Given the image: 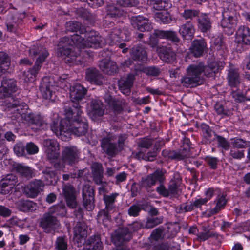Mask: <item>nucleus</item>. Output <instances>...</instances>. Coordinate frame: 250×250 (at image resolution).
<instances>
[{
	"label": "nucleus",
	"instance_id": "64",
	"mask_svg": "<svg viewBox=\"0 0 250 250\" xmlns=\"http://www.w3.org/2000/svg\"><path fill=\"white\" fill-rule=\"evenodd\" d=\"M157 191L159 194L165 197H167L169 195L168 189H167L162 185L157 188Z\"/></svg>",
	"mask_w": 250,
	"mask_h": 250
},
{
	"label": "nucleus",
	"instance_id": "19",
	"mask_svg": "<svg viewBox=\"0 0 250 250\" xmlns=\"http://www.w3.org/2000/svg\"><path fill=\"white\" fill-rule=\"evenodd\" d=\"M44 184L40 180H36L26 186L24 192L29 197L35 198L43 190Z\"/></svg>",
	"mask_w": 250,
	"mask_h": 250
},
{
	"label": "nucleus",
	"instance_id": "4",
	"mask_svg": "<svg viewBox=\"0 0 250 250\" xmlns=\"http://www.w3.org/2000/svg\"><path fill=\"white\" fill-rule=\"evenodd\" d=\"M71 41L73 44L68 46L69 39L65 38L59 42L58 45L57 55L63 57L66 63L71 64H79L78 55L79 49L84 47H92L97 48L102 47L104 44L101 37L95 31H91L86 35V39L84 37L78 34H74L71 36Z\"/></svg>",
	"mask_w": 250,
	"mask_h": 250
},
{
	"label": "nucleus",
	"instance_id": "17",
	"mask_svg": "<svg viewBox=\"0 0 250 250\" xmlns=\"http://www.w3.org/2000/svg\"><path fill=\"white\" fill-rule=\"evenodd\" d=\"M17 183V178L14 175L8 174L3 178L0 183V193L6 195L12 191Z\"/></svg>",
	"mask_w": 250,
	"mask_h": 250
},
{
	"label": "nucleus",
	"instance_id": "55",
	"mask_svg": "<svg viewBox=\"0 0 250 250\" xmlns=\"http://www.w3.org/2000/svg\"><path fill=\"white\" fill-rule=\"evenodd\" d=\"M232 97L237 102H241L246 100L245 95L238 91H233L232 93Z\"/></svg>",
	"mask_w": 250,
	"mask_h": 250
},
{
	"label": "nucleus",
	"instance_id": "50",
	"mask_svg": "<svg viewBox=\"0 0 250 250\" xmlns=\"http://www.w3.org/2000/svg\"><path fill=\"white\" fill-rule=\"evenodd\" d=\"M226 201L225 198L223 196H221L217 199L216 205L213 209V213H216L219 210L222 209L225 206Z\"/></svg>",
	"mask_w": 250,
	"mask_h": 250
},
{
	"label": "nucleus",
	"instance_id": "8",
	"mask_svg": "<svg viewBox=\"0 0 250 250\" xmlns=\"http://www.w3.org/2000/svg\"><path fill=\"white\" fill-rule=\"evenodd\" d=\"M131 234L127 228H119L112 236V241L117 246V250H127L126 247L123 245L124 241L130 239Z\"/></svg>",
	"mask_w": 250,
	"mask_h": 250
},
{
	"label": "nucleus",
	"instance_id": "21",
	"mask_svg": "<svg viewBox=\"0 0 250 250\" xmlns=\"http://www.w3.org/2000/svg\"><path fill=\"white\" fill-rule=\"evenodd\" d=\"M114 137L110 134L107 135V137L104 138L101 141V147L107 154L113 156L118 151L116 145L112 143Z\"/></svg>",
	"mask_w": 250,
	"mask_h": 250
},
{
	"label": "nucleus",
	"instance_id": "48",
	"mask_svg": "<svg viewBox=\"0 0 250 250\" xmlns=\"http://www.w3.org/2000/svg\"><path fill=\"white\" fill-rule=\"evenodd\" d=\"M230 155L234 159H241L244 157V150L232 147L230 149Z\"/></svg>",
	"mask_w": 250,
	"mask_h": 250
},
{
	"label": "nucleus",
	"instance_id": "33",
	"mask_svg": "<svg viewBox=\"0 0 250 250\" xmlns=\"http://www.w3.org/2000/svg\"><path fill=\"white\" fill-rule=\"evenodd\" d=\"M102 244L98 236L91 237L85 244L84 250H101Z\"/></svg>",
	"mask_w": 250,
	"mask_h": 250
},
{
	"label": "nucleus",
	"instance_id": "36",
	"mask_svg": "<svg viewBox=\"0 0 250 250\" xmlns=\"http://www.w3.org/2000/svg\"><path fill=\"white\" fill-rule=\"evenodd\" d=\"M47 214L50 215L64 216L66 214L65 205L62 203L53 206L49 208Z\"/></svg>",
	"mask_w": 250,
	"mask_h": 250
},
{
	"label": "nucleus",
	"instance_id": "6",
	"mask_svg": "<svg viewBox=\"0 0 250 250\" xmlns=\"http://www.w3.org/2000/svg\"><path fill=\"white\" fill-rule=\"evenodd\" d=\"M29 54L31 56L38 55V57L33 68L24 72L23 75V79L26 83H32L35 80L37 75L41 68L42 63L49 54L46 49L42 46L34 45L29 50Z\"/></svg>",
	"mask_w": 250,
	"mask_h": 250
},
{
	"label": "nucleus",
	"instance_id": "40",
	"mask_svg": "<svg viewBox=\"0 0 250 250\" xmlns=\"http://www.w3.org/2000/svg\"><path fill=\"white\" fill-rule=\"evenodd\" d=\"M36 204L31 201L26 200L21 202L20 209L23 211H33L36 210Z\"/></svg>",
	"mask_w": 250,
	"mask_h": 250
},
{
	"label": "nucleus",
	"instance_id": "14",
	"mask_svg": "<svg viewBox=\"0 0 250 250\" xmlns=\"http://www.w3.org/2000/svg\"><path fill=\"white\" fill-rule=\"evenodd\" d=\"M42 97L45 99L53 101L55 100V86L52 84L51 80L45 77L42 80L40 86Z\"/></svg>",
	"mask_w": 250,
	"mask_h": 250
},
{
	"label": "nucleus",
	"instance_id": "11",
	"mask_svg": "<svg viewBox=\"0 0 250 250\" xmlns=\"http://www.w3.org/2000/svg\"><path fill=\"white\" fill-rule=\"evenodd\" d=\"M87 226L85 222H80L74 228L73 239L78 246H81L85 242V238L87 235Z\"/></svg>",
	"mask_w": 250,
	"mask_h": 250
},
{
	"label": "nucleus",
	"instance_id": "26",
	"mask_svg": "<svg viewBox=\"0 0 250 250\" xmlns=\"http://www.w3.org/2000/svg\"><path fill=\"white\" fill-rule=\"evenodd\" d=\"M227 79L231 87H237L240 83L238 69L233 65H230L228 70Z\"/></svg>",
	"mask_w": 250,
	"mask_h": 250
},
{
	"label": "nucleus",
	"instance_id": "41",
	"mask_svg": "<svg viewBox=\"0 0 250 250\" xmlns=\"http://www.w3.org/2000/svg\"><path fill=\"white\" fill-rule=\"evenodd\" d=\"M17 21L18 18L17 16L14 17L12 15H9L6 23L7 30L10 32H14L16 30Z\"/></svg>",
	"mask_w": 250,
	"mask_h": 250
},
{
	"label": "nucleus",
	"instance_id": "27",
	"mask_svg": "<svg viewBox=\"0 0 250 250\" xmlns=\"http://www.w3.org/2000/svg\"><path fill=\"white\" fill-rule=\"evenodd\" d=\"M179 32L184 39L190 40L194 36L195 29L193 24L188 21L180 27Z\"/></svg>",
	"mask_w": 250,
	"mask_h": 250
},
{
	"label": "nucleus",
	"instance_id": "39",
	"mask_svg": "<svg viewBox=\"0 0 250 250\" xmlns=\"http://www.w3.org/2000/svg\"><path fill=\"white\" fill-rule=\"evenodd\" d=\"M15 168L18 173L23 177L28 178L32 176L33 170L28 167L19 164L15 166Z\"/></svg>",
	"mask_w": 250,
	"mask_h": 250
},
{
	"label": "nucleus",
	"instance_id": "13",
	"mask_svg": "<svg viewBox=\"0 0 250 250\" xmlns=\"http://www.w3.org/2000/svg\"><path fill=\"white\" fill-rule=\"evenodd\" d=\"M40 226L46 233H50L57 229L59 223L56 217L50 215L45 213L43 214L40 221Z\"/></svg>",
	"mask_w": 250,
	"mask_h": 250
},
{
	"label": "nucleus",
	"instance_id": "31",
	"mask_svg": "<svg viewBox=\"0 0 250 250\" xmlns=\"http://www.w3.org/2000/svg\"><path fill=\"white\" fill-rule=\"evenodd\" d=\"M206 47V43L204 40H195L192 42L190 50L194 56L198 57L202 55Z\"/></svg>",
	"mask_w": 250,
	"mask_h": 250
},
{
	"label": "nucleus",
	"instance_id": "58",
	"mask_svg": "<svg viewBox=\"0 0 250 250\" xmlns=\"http://www.w3.org/2000/svg\"><path fill=\"white\" fill-rule=\"evenodd\" d=\"M163 234V229L162 228L155 229L151 233V237L153 239L158 240L160 238Z\"/></svg>",
	"mask_w": 250,
	"mask_h": 250
},
{
	"label": "nucleus",
	"instance_id": "9",
	"mask_svg": "<svg viewBox=\"0 0 250 250\" xmlns=\"http://www.w3.org/2000/svg\"><path fill=\"white\" fill-rule=\"evenodd\" d=\"M89 116L93 121L97 120L104 114V105L99 99H94L91 101L87 107Z\"/></svg>",
	"mask_w": 250,
	"mask_h": 250
},
{
	"label": "nucleus",
	"instance_id": "22",
	"mask_svg": "<svg viewBox=\"0 0 250 250\" xmlns=\"http://www.w3.org/2000/svg\"><path fill=\"white\" fill-rule=\"evenodd\" d=\"M129 36L127 33L121 31L119 29H114L112 32L108 35L105 42L110 45L115 44L120 42L121 40H127Z\"/></svg>",
	"mask_w": 250,
	"mask_h": 250
},
{
	"label": "nucleus",
	"instance_id": "28",
	"mask_svg": "<svg viewBox=\"0 0 250 250\" xmlns=\"http://www.w3.org/2000/svg\"><path fill=\"white\" fill-rule=\"evenodd\" d=\"M134 80L132 75H129L126 78H122L119 81V87L121 92L125 94L130 93V89L132 86Z\"/></svg>",
	"mask_w": 250,
	"mask_h": 250
},
{
	"label": "nucleus",
	"instance_id": "7",
	"mask_svg": "<svg viewBox=\"0 0 250 250\" xmlns=\"http://www.w3.org/2000/svg\"><path fill=\"white\" fill-rule=\"evenodd\" d=\"M150 4L153 8L161 11L158 12L155 14V19L156 21L163 23H168L171 21L169 13L163 9L167 8L170 6L168 0H150Z\"/></svg>",
	"mask_w": 250,
	"mask_h": 250
},
{
	"label": "nucleus",
	"instance_id": "23",
	"mask_svg": "<svg viewBox=\"0 0 250 250\" xmlns=\"http://www.w3.org/2000/svg\"><path fill=\"white\" fill-rule=\"evenodd\" d=\"M235 41L238 44H250V29L244 26L239 27L236 33Z\"/></svg>",
	"mask_w": 250,
	"mask_h": 250
},
{
	"label": "nucleus",
	"instance_id": "2",
	"mask_svg": "<svg viewBox=\"0 0 250 250\" xmlns=\"http://www.w3.org/2000/svg\"><path fill=\"white\" fill-rule=\"evenodd\" d=\"M43 145L47 158L54 163V171L52 168H48L43 172L46 184L54 185L58 180V173L61 171H65V165H73L79 160L80 152L75 146H67L64 148L62 152V160L58 161L59 156V145L57 141L54 139H46L44 141Z\"/></svg>",
	"mask_w": 250,
	"mask_h": 250
},
{
	"label": "nucleus",
	"instance_id": "30",
	"mask_svg": "<svg viewBox=\"0 0 250 250\" xmlns=\"http://www.w3.org/2000/svg\"><path fill=\"white\" fill-rule=\"evenodd\" d=\"M131 56L134 60H138L142 62L147 61V57L146 51L140 46L133 47L131 50Z\"/></svg>",
	"mask_w": 250,
	"mask_h": 250
},
{
	"label": "nucleus",
	"instance_id": "15",
	"mask_svg": "<svg viewBox=\"0 0 250 250\" xmlns=\"http://www.w3.org/2000/svg\"><path fill=\"white\" fill-rule=\"evenodd\" d=\"M82 194L84 207L88 211L92 210L94 208L93 188L89 184H85L83 187Z\"/></svg>",
	"mask_w": 250,
	"mask_h": 250
},
{
	"label": "nucleus",
	"instance_id": "57",
	"mask_svg": "<svg viewBox=\"0 0 250 250\" xmlns=\"http://www.w3.org/2000/svg\"><path fill=\"white\" fill-rule=\"evenodd\" d=\"M218 145L225 150H227L229 148V144L227 140L223 137L217 136V137Z\"/></svg>",
	"mask_w": 250,
	"mask_h": 250
},
{
	"label": "nucleus",
	"instance_id": "37",
	"mask_svg": "<svg viewBox=\"0 0 250 250\" xmlns=\"http://www.w3.org/2000/svg\"><path fill=\"white\" fill-rule=\"evenodd\" d=\"M93 179L97 184L102 183L103 170L102 166L98 163H93L92 165Z\"/></svg>",
	"mask_w": 250,
	"mask_h": 250
},
{
	"label": "nucleus",
	"instance_id": "1",
	"mask_svg": "<svg viewBox=\"0 0 250 250\" xmlns=\"http://www.w3.org/2000/svg\"><path fill=\"white\" fill-rule=\"evenodd\" d=\"M86 92V89L80 84L73 83L70 87L69 94L72 102L76 105L65 109V119L60 120L57 114L54 115V118L57 119L52 121L51 129L62 141H68L72 134L79 136L86 132L87 121L82 116L83 113L81 106L78 105Z\"/></svg>",
	"mask_w": 250,
	"mask_h": 250
},
{
	"label": "nucleus",
	"instance_id": "24",
	"mask_svg": "<svg viewBox=\"0 0 250 250\" xmlns=\"http://www.w3.org/2000/svg\"><path fill=\"white\" fill-rule=\"evenodd\" d=\"M164 179V172L162 170L157 169L152 174L144 179L143 184L144 186L150 187L155 185L158 181L160 183L163 182Z\"/></svg>",
	"mask_w": 250,
	"mask_h": 250
},
{
	"label": "nucleus",
	"instance_id": "47",
	"mask_svg": "<svg viewBox=\"0 0 250 250\" xmlns=\"http://www.w3.org/2000/svg\"><path fill=\"white\" fill-rule=\"evenodd\" d=\"M81 23L75 21H70L66 23V28L68 31L76 32L80 28Z\"/></svg>",
	"mask_w": 250,
	"mask_h": 250
},
{
	"label": "nucleus",
	"instance_id": "52",
	"mask_svg": "<svg viewBox=\"0 0 250 250\" xmlns=\"http://www.w3.org/2000/svg\"><path fill=\"white\" fill-rule=\"evenodd\" d=\"M26 148L27 153L31 155L36 154L39 151V147L32 142L27 143Z\"/></svg>",
	"mask_w": 250,
	"mask_h": 250
},
{
	"label": "nucleus",
	"instance_id": "12",
	"mask_svg": "<svg viewBox=\"0 0 250 250\" xmlns=\"http://www.w3.org/2000/svg\"><path fill=\"white\" fill-rule=\"evenodd\" d=\"M158 38L167 39L177 42L179 39L176 32L171 31L155 30L153 36L150 37L149 43L153 46L157 44Z\"/></svg>",
	"mask_w": 250,
	"mask_h": 250
},
{
	"label": "nucleus",
	"instance_id": "59",
	"mask_svg": "<svg viewBox=\"0 0 250 250\" xmlns=\"http://www.w3.org/2000/svg\"><path fill=\"white\" fill-rule=\"evenodd\" d=\"M140 211V208L136 205H132L128 209V214L130 216H136Z\"/></svg>",
	"mask_w": 250,
	"mask_h": 250
},
{
	"label": "nucleus",
	"instance_id": "42",
	"mask_svg": "<svg viewBox=\"0 0 250 250\" xmlns=\"http://www.w3.org/2000/svg\"><path fill=\"white\" fill-rule=\"evenodd\" d=\"M232 147L236 148H244L250 146V142L244 141L240 138H234L232 140Z\"/></svg>",
	"mask_w": 250,
	"mask_h": 250
},
{
	"label": "nucleus",
	"instance_id": "60",
	"mask_svg": "<svg viewBox=\"0 0 250 250\" xmlns=\"http://www.w3.org/2000/svg\"><path fill=\"white\" fill-rule=\"evenodd\" d=\"M11 214V211L7 208L0 205V215L3 217H8Z\"/></svg>",
	"mask_w": 250,
	"mask_h": 250
},
{
	"label": "nucleus",
	"instance_id": "38",
	"mask_svg": "<svg viewBox=\"0 0 250 250\" xmlns=\"http://www.w3.org/2000/svg\"><path fill=\"white\" fill-rule=\"evenodd\" d=\"M10 59L7 55L0 52V76L4 73L9 67Z\"/></svg>",
	"mask_w": 250,
	"mask_h": 250
},
{
	"label": "nucleus",
	"instance_id": "25",
	"mask_svg": "<svg viewBox=\"0 0 250 250\" xmlns=\"http://www.w3.org/2000/svg\"><path fill=\"white\" fill-rule=\"evenodd\" d=\"M86 79L91 83L101 85L104 81V77L95 68H89L86 72Z\"/></svg>",
	"mask_w": 250,
	"mask_h": 250
},
{
	"label": "nucleus",
	"instance_id": "43",
	"mask_svg": "<svg viewBox=\"0 0 250 250\" xmlns=\"http://www.w3.org/2000/svg\"><path fill=\"white\" fill-rule=\"evenodd\" d=\"M107 14L111 17H119L123 15V11L117 8L115 5H108L107 7Z\"/></svg>",
	"mask_w": 250,
	"mask_h": 250
},
{
	"label": "nucleus",
	"instance_id": "56",
	"mask_svg": "<svg viewBox=\"0 0 250 250\" xmlns=\"http://www.w3.org/2000/svg\"><path fill=\"white\" fill-rule=\"evenodd\" d=\"M118 3L123 6H133L137 4V0H118Z\"/></svg>",
	"mask_w": 250,
	"mask_h": 250
},
{
	"label": "nucleus",
	"instance_id": "45",
	"mask_svg": "<svg viewBox=\"0 0 250 250\" xmlns=\"http://www.w3.org/2000/svg\"><path fill=\"white\" fill-rule=\"evenodd\" d=\"M162 218L161 217H152L147 219L146 227L147 228H152L155 226L160 224L162 222Z\"/></svg>",
	"mask_w": 250,
	"mask_h": 250
},
{
	"label": "nucleus",
	"instance_id": "34",
	"mask_svg": "<svg viewBox=\"0 0 250 250\" xmlns=\"http://www.w3.org/2000/svg\"><path fill=\"white\" fill-rule=\"evenodd\" d=\"M198 25L202 32H207L211 28V22L208 16L201 14L198 19Z\"/></svg>",
	"mask_w": 250,
	"mask_h": 250
},
{
	"label": "nucleus",
	"instance_id": "63",
	"mask_svg": "<svg viewBox=\"0 0 250 250\" xmlns=\"http://www.w3.org/2000/svg\"><path fill=\"white\" fill-rule=\"evenodd\" d=\"M68 83L65 78H60L56 83V86L61 88L65 89V87L68 86Z\"/></svg>",
	"mask_w": 250,
	"mask_h": 250
},
{
	"label": "nucleus",
	"instance_id": "29",
	"mask_svg": "<svg viewBox=\"0 0 250 250\" xmlns=\"http://www.w3.org/2000/svg\"><path fill=\"white\" fill-rule=\"evenodd\" d=\"M101 70L108 74L115 73L118 69L116 63L109 60H102L99 63Z\"/></svg>",
	"mask_w": 250,
	"mask_h": 250
},
{
	"label": "nucleus",
	"instance_id": "5",
	"mask_svg": "<svg viewBox=\"0 0 250 250\" xmlns=\"http://www.w3.org/2000/svg\"><path fill=\"white\" fill-rule=\"evenodd\" d=\"M223 62H213L205 66L204 63H198L189 65L187 68V75L181 80L182 83L186 87H193L203 83L204 76H213V75L224 66Z\"/></svg>",
	"mask_w": 250,
	"mask_h": 250
},
{
	"label": "nucleus",
	"instance_id": "61",
	"mask_svg": "<svg viewBox=\"0 0 250 250\" xmlns=\"http://www.w3.org/2000/svg\"><path fill=\"white\" fill-rule=\"evenodd\" d=\"M168 231L170 232V237L175 235L179 229V227L177 224H170L168 227Z\"/></svg>",
	"mask_w": 250,
	"mask_h": 250
},
{
	"label": "nucleus",
	"instance_id": "3",
	"mask_svg": "<svg viewBox=\"0 0 250 250\" xmlns=\"http://www.w3.org/2000/svg\"><path fill=\"white\" fill-rule=\"evenodd\" d=\"M18 92L16 82L14 79H4L2 80L0 87V99L8 98V102L5 104L8 114H13L10 116L11 118L24 120L31 125V128L35 131L43 129L45 124L42 117L29 113L27 111L28 106L25 103L18 104L19 102L14 100L13 95Z\"/></svg>",
	"mask_w": 250,
	"mask_h": 250
},
{
	"label": "nucleus",
	"instance_id": "53",
	"mask_svg": "<svg viewBox=\"0 0 250 250\" xmlns=\"http://www.w3.org/2000/svg\"><path fill=\"white\" fill-rule=\"evenodd\" d=\"M215 236L214 231H208V232H201L198 235V238L199 240L204 241L209 238L213 237Z\"/></svg>",
	"mask_w": 250,
	"mask_h": 250
},
{
	"label": "nucleus",
	"instance_id": "44",
	"mask_svg": "<svg viewBox=\"0 0 250 250\" xmlns=\"http://www.w3.org/2000/svg\"><path fill=\"white\" fill-rule=\"evenodd\" d=\"M67 240L63 237H59L56 241L55 248L57 250H66L67 249Z\"/></svg>",
	"mask_w": 250,
	"mask_h": 250
},
{
	"label": "nucleus",
	"instance_id": "46",
	"mask_svg": "<svg viewBox=\"0 0 250 250\" xmlns=\"http://www.w3.org/2000/svg\"><path fill=\"white\" fill-rule=\"evenodd\" d=\"M185 19H192L195 17H198L200 16L199 12L196 10L187 9L185 10L184 12L181 14Z\"/></svg>",
	"mask_w": 250,
	"mask_h": 250
},
{
	"label": "nucleus",
	"instance_id": "20",
	"mask_svg": "<svg viewBox=\"0 0 250 250\" xmlns=\"http://www.w3.org/2000/svg\"><path fill=\"white\" fill-rule=\"evenodd\" d=\"M63 194L67 206L74 208L77 206L76 193L74 188L70 185H65L63 188Z\"/></svg>",
	"mask_w": 250,
	"mask_h": 250
},
{
	"label": "nucleus",
	"instance_id": "49",
	"mask_svg": "<svg viewBox=\"0 0 250 250\" xmlns=\"http://www.w3.org/2000/svg\"><path fill=\"white\" fill-rule=\"evenodd\" d=\"M14 151L18 156H23L25 155V146L21 143H19L14 147Z\"/></svg>",
	"mask_w": 250,
	"mask_h": 250
},
{
	"label": "nucleus",
	"instance_id": "32",
	"mask_svg": "<svg viewBox=\"0 0 250 250\" xmlns=\"http://www.w3.org/2000/svg\"><path fill=\"white\" fill-rule=\"evenodd\" d=\"M160 58L166 62L170 63L175 59V54L170 47H162L159 51Z\"/></svg>",
	"mask_w": 250,
	"mask_h": 250
},
{
	"label": "nucleus",
	"instance_id": "10",
	"mask_svg": "<svg viewBox=\"0 0 250 250\" xmlns=\"http://www.w3.org/2000/svg\"><path fill=\"white\" fill-rule=\"evenodd\" d=\"M222 15L223 19L221 22V25L226 34L231 35L234 31L237 24L236 19L228 11L223 12Z\"/></svg>",
	"mask_w": 250,
	"mask_h": 250
},
{
	"label": "nucleus",
	"instance_id": "54",
	"mask_svg": "<svg viewBox=\"0 0 250 250\" xmlns=\"http://www.w3.org/2000/svg\"><path fill=\"white\" fill-rule=\"evenodd\" d=\"M178 246H174L173 249L172 247L168 245L167 244H161L155 246L153 250H178Z\"/></svg>",
	"mask_w": 250,
	"mask_h": 250
},
{
	"label": "nucleus",
	"instance_id": "16",
	"mask_svg": "<svg viewBox=\"0 0 250 250\" xmlns=\"http://www.w3.org/2000/svg\"><path fill=\"white\" fill-rule=\"evenodd\" d=\"M118 195V193H114L110 195L104 196V200L106 205V209L107 212H106L105 211H100L98 215V219L99 220H100L101 219H109L107 212H110L114 209L115 207L114 203Z\"/></svg>",
	"mask_w": 250,
	"mask_h": 250
},
{
	"label": "nucleus",
	"instance_id": "62",
	"mask_svg": "<svg viewBox=\"0 0 250 250\" xmlns=\"http://www.w3.org/2000/svg\"><path fill=\"white\" fill-rule=\"evenodd\" d=\"M169 194L175 195L178 192V187L177 185L173 182H171L168 187Z\"/></svg>",
	"mask_w": 250,
	"mask_h": 250
},
{
	"label": "nucleus",
	"instance_id": "18",
	"mask_svg": "<svg viewBox=\"0 0 250 250\" xmlns=\"http://www.w3.org/2000/svg\"><path fill=\"white\" fill-rule=\"evenodd\" d=\"M131 22L134 28L141 32L149 31L152 28L148 19L141 15L132 17Z\"/></svg>",
	"mask_w": 250,
	"mask_h": 250
},
{
	"label": "nucleus",
	"instance_id": "51",
	"mask_svg": "<svg viewBox=\"0 0 250 250\" xmlns=\"http://www.w3.org/2000/svg\"><path fill=\"white\" fill-rule=\"evenodd\" d=\"M143 72L147 75L156 76L160 73L159 69L154 67H147L143 68L142 70Z\"/></svg>",
	"mask_w": 250,
	"mask_h": 250
},
{
	"label": "nucleus",
	"instance_id": "35",
	"mask_svg": "<svg viewBox=\"0 0 250 250\" xmlns=\"http://www.w3.org/2000/svg\"><path fill=\"white\" fill-rule=\"evenodd\" d=\"M105 101L108 104V106L115 114L119 113L122 109V102L115 101L110 96H106Z\"/></svg>",
	"mask_w": 250,
	"mask_h": 250
}]
</instances>
